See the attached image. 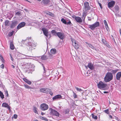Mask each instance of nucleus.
Wrapping results in <instances>:
<instances>
[{
	"label": "nucleus",
	"mask_w": 121,
	"mask_h": 121,
	"mask_svg": "<svg viewBox=\"0 0 121 121\" xmlns=\"http://www.w3.org/2000/svg\"><path fill=\"white\" fill-rule=\"evenodd\" d=\"M113 77V75L111 73H108L104 77L105 82H107L110 81L112 79Z\"/></svg>",
	"instance_id": "f257e3e1"
},
{
	"label": "nucleus",
	"mask_w": 121,
	"mask_h": 121,
	"mask_svg": "<svg viewBox=\"0 0 121 121\" xmlns=\"http://www.w3.org/2000/svg\"><path fill=\"white\" fill-rule=\"evenodd\" d=\"M49 110H50V114L51 115L57 117L59 116L60 114L57 111L51 108H50Z\"/></svg>",
	"instance_id": "f03ea898"
},
{
	"label": "nucleus",
	"mask_w": 121,
	"mask_h": 121,
	"mask_svg": "<svg viewBox=\"0 0 121 121\" xmlns=\"http://www.w3.org/2000/svg\"><path fill=\"white\" fill-rule=\"evenodd\" d=\"M107 85L104 83L102 81H100L97 84V86L98 88L99 89L105 88L106 87Z\"/></svg>",
	"instance_id": "7ed1b4c3"
},
{
	"label": "nucleus",
	"mask_w": 121,
	"mask_h": 121,
	"mask_svg": "<svg viewBox=\"0 0 121 121\" xmlns=\"http://www.w3.org/2000/svg\"><path fill=\"white\" fill-rule=\"evenodd\" d=\"M99 22H96L94 24L89 25V28L92 30H94L96 27L99 26Z\"/></svg>",
	"instance_id": "20e7f679"
},
{
	"label": "nucleus",
	"mask_w": 121,
	"mask_h": 121,
	"mask_svg": "<svg viewBox=\"0 0 121 121\" xmlns=\"http://www.w3.org/2000/svg\"><path fill=\"white\" fill-rule=\"evenodd\" d=\"M48 108V106L46 104H43L40 105V108L42 111L47 110Z\"/></svg>",
	"instance_id": "39448f33"
},
{
	"label": "nucleus",
	"mask_w": 121,
	"mask_h": 121,
	"mask_svg": "<svg viewBox=\"0 0 121 121\" xmlns=\"http://www.w3.org/2000/svg\"><path fill=\"white\" fill-rule=\"evenodd\" d=\"M84 9L86 11L90 9L91 7L89 5L88 2H86L84 4Z\"/></svg>",
	"instance_id": "423d86ee"
},
{
	"label": "nucleus",
	"mask_w": 121,
	"mask_h": 121,
	"mask_svg": "<svg viewBox=\"0 0 121 121\" xmlns=\"http://www.w3.org/2000/svg\"><path fill=\"white\" fill-rule=\"evenodd\" d=\"M73 18L75 19V21L79 23H81L82 22V20L81 18L78 16H73L72 17Z\"/></svg>",
	"instance_id": "0eeeda50"
},
{
	"label": "nucleus",
	"mask_w": 121,
	"mask_h": 121,
	"mask_svg": "<svg viewBox=\"0 0 121 121\" xmlns=\"http://www.w3.org/2000/svg\"><path fill=\"white\" fill-rule=\"evenodd\" d=\"M18 23V21H12L10 26V28L12 29L13 28L17 25Z\"/></svg>",
	"instance_id": "6e6552de"
},
{
	"label": "nucleus",
	"mask_w": 121,
	"mask_h": 121,
	"mask_svg": "<svg viewBox=\"0 0 121 121\" xmlns=\"http://www.w3.org/2000/svg\"><path fill=\"white\" fill-rule=\"evenodd\" d=\"M68 21V22H67L63 18H62L61 20V22L65 24L72 25V24L71 23V22L70 20L69 19Z\"/></svg>",
	"instance_id": "1a4fd4ad"
},
{
	"label": "nucleus",
	"mask_w": 121,
	"mask_h": 121,
	"mask_svg": "<svg viewBox=\"0 0 121 121\" xmlns=\"http://www.w3.org/2000/svg\"><path fill=\"white\" fill-rule=\"evenodd\" d=\"M50 91V89L48 88H42L40 89V91L42 92L45 93L46 94L48 93V91Z\"/></svg>",
	"instance_id": "9d476101"
},
{
	"label": "nucleus",
	"mask_w": 121,
	"mask_h": 121,
	"mask_svg": "<svg viewBox=\"0 0 121 121\" xmlns=\"http://www.w3.org/2000/svg\"><path fill=\"white\" fill-rule=\"evenodd\" d=\"M85 67L86 69H87V67L91 70H93L95 69V68L93 65V64L91 63H88V65L86 66H85Z\"/></svg>",
	"instance_id": "9b49d317"
},
{
	"label": "nucleus",
	"mask_w": 121,
	"mask_h": 121,
	"mask_svg": "<svg viewBox=\"0 0 121 121\" xmlns=\"http://www.w3.org/2000/svg\"><path fill=\"white\" fill-rule=\"evenodd\" d=\"M56 35L61 39H63L64 38V35L63 33L60 32H58L56 33Z\"/></svg>",
	"instance_id": "f8f14e48"
},
{
	"label": "nucleus",
	"mask_w": 121,
	"mask_h": 121,
	"mask_svg": "<svg viewBox=\"0 0 121 121\" xmlns=\"http://www.w3.org/2000/svg\"><path fill=\"white\" fill-rule=\"evenodd\" d=\"M26 24V23L24 22H21L17 26V29L19 30L21 28L24 27L25 26Z\"/></svg>",
	"instance_id": "ddd939ff"
},
{
	"label": "nucleus",
	"mask_w": 121,
	"mask_h": 121,
	"mask_svg": "<svg viewBox=\"0 0 121 121\" xmlns=\"http://www.w3.org/2000/svg\"><path fill=\"white\" fill-rule=\"evenodd\" d=\"M62 98V96L60 95H58L52 98V99L54 100H57L58 99H60Z\"/></svg>",
	"instance_id": "4468645a"
},
{
	"label": "nucleus",
	"mask_w": 121,
	"mask_h": 121,
	"mask_svg": "<svg viewBox=\"0 0 121 121\" xmlns=\"http://www.w3.org/2000/svg\"><path fill=\"white\" fill-rule=\"evenodd\" d=\"M50 2V0H42L41 2L43 4L47 6L48 5Z\"/></svg>",
	"instance_id": "2eb2a0df"
},
{
	"label": "nucleus",
	"mask_w": 121,
	"mask_h": 121,
	"mask_svg": "<svg viewBox=\"0 0 121 121\" xmlns=\"http://www.w3.org/2000/svg\"><path fill=\"white\" fill-rule=\"evenodd\" d=\"M42 30L43 31L44 34L47 37H48V32L47 30L45 28H43L42 29Z\"/></svg>",
	"instance_id": "dca6fc26"
},
{
	"label": "nucleus",
	"mask_w": 121,
	"mask_h": 121,
	"mask_svg": "<svg viewBox=\"0 0 121 121\" xmlns=\"http://www.w3.org/2000/svg\"><path fill=\"white\" fill-rule=\"evenodd\" d=\"M115 2L113 1L109 2L108 4V7L109 8L113 7L115 4Z\"/></svg>",
	"instance_id": "f3484780"
},
{
	"label": "nucleus",
	"mask_w": 121,
	"mask_h": 121,
	"mask_svg": "<svg viewBox=\"0 0 121 121\" xmlns=\"http://www.w3.org/2000/svg\"><path fill=\"white\" fill-rule=\"evenodd\" d=\"M121 77V72H118L116 75V79L118 80H120Z\"/></svg>",
	"instance_id": "a211bd4d"
},
{
	"label": "nucleus",
	"mask_w": 121,
	"mask_h": 121,
	"mask_svg": "<svg viewBox=\"0 0 121 121\" xmlns=\"http://www.w3.org/2000/svg\"><path fill=\"white\" fill-rule=\"evenodd\" d=\"M2 107L5 108H7L9 109H10V106L8 104L6 103H3L2 105Z\"/></svg>",
	"instance_id": "6ab92c4d"
},
{
	"label": "nucleus",
	"mask_w": 121,
	"mask_h": 121,
	"mask_svg": "<svg viewBox=\"0 0 121 121\" xmlns=\"http://www.w3.org/2000/svg\"><path fill=\"white\" fill-rule=\"evenodd\" d=\"M50 52L51 54H54L56 53V50L55 48L52 49L51 50Z\"/></svg>",
	"instance_id": "aec40b11"
},
{
	"label": "nucleus",
	"mask_w": 121,
	"mask_h": 121,
	"mask_svg": "<svg viewBox=\"0 0 121 121\" xmlns=\"http://www.w3.org/2000/svg\"><path fill=\"white\" fill-rule=\"evenodd\" d=\"M118 69H117L115 70L111 69L110 70L111 73L112 74H115L118 71Z\"/></svg>",
	"instance_id": "412c9836"
},
{
	"label": "nucleus",
	"mask_w": 121,
	"mask_h": 121,
	"mask_svg": "<svg viewBox=\"0 0 121 121\" xmlns=\"http://www.w3.org/2000/svg\"><path fill=\"white\" fill-rule=\"evenodd\" d=\"M10 48L12 50L14 49V47L13 44L12 42H10Z\"/></svg>",
	"instance_id": "4be33fe9"
},
{
	"label": "nucleus",
	"mask_w": 121,
	"mask_h": 121,
	"mask_svg": "<svg viewBox=\"0 0 121 121\" xmlns=\"http://www.w3.org/2000/svg\"><path fill=\"white\" fill-rule=\"evenodd\" d=\"M9 21L8 20H6L5 22V25L6 26H8L9 24Z\"/></svg>",
	"instance_id": "5701e85b"
},
{
	"label": "nucleus",
	"mask_w": 121,
	"mask_h": 121,
	"mask_svg": "<svg viewBox=\"0 0 121 121\" xmlns=\"http://www.w3.org/2000/svg\"><path fill=\"white\" fill-rule=\"evenodd\" d=\"M88 46L90 48H91L94 50H96V49L90 43H88Z\"/></svg>",
	"instance_id": "b1692460"
},
{
	"label": "nucleus",
	"mask_w": 121,
	"mask_h": 121,
	"mask_svg": "<svg viewBox=\"0 0 121 121\" xmlns=\"http://www.w3.org/2000/svg\"><path fill=\"white\" fill-rule=\"evenodd\" d=\"M24 86L26 89H32V88L31 87H30L27 84H24Z\"/></svg>",
	"instance_id": "393cba45"
},
{
	"label": "nucleus",
	"mask_w": 121,
	"mask_h": 121,
	"mask_svg": "<svg viewBox=\"0 0 121 121\" xmlns=\"http://www.w3.org/2000/svg\"><path fill=\"white\" fill-rule=\"evenodd\" d=\"M69 109L67 108L65 110L64 113L65 114H67L69 113Z\"/></svg>",
	"instance_id": "a878e982"
},
{
	"label": "nucleus",
	"mask_w": 121,
	"mask_h": 121,
	"mask_svg": "<svg viewBox=\"0 0 121 121\" xmlns=\"http://www.w3.org/2000/svg\"><path fill=\"white\" fill-rule=\"evenodd\" d=\"M75 88L77 90V91H79L80 92H82L83 91V90L82 89L80 88H78L76 86H75Z\"/></svg>",
	"instance_id": "bb28decb"
},
{
	"label": "nucleus",
	"mask_w": 121,
	"mask_h": 121,
	"mask_svg": "<svg viewBox=\"0 0 121 121\" xmlns=\"http://www.w3.org/2000/svg\"><path fill=\"white\" fill-rule=\"evenodd\" d=\"M104 22L105 25V27L107 30H108L107 28H108V26L107 23V22L105 20H104Z\"/></svg>",
	"instance_id": "cd10ccee"
},
{
	"label": "nucleus",
	"mask_w": 121,
	"mask_h": 121,
	"mask_svg": "<svg viewBox=\"0 0 121 121\" xmlns=\"http://www.w3.org/2000/svg\"><path fill=\"white\" fill-rule=\"evenodd\" d=\"M74 44L73 45V46L74 47L75 49H78L79 48V46L78 45V44L77 43L76 44L74 43Z\"/></svg>",
	"instance_id": "c85d7f7f"
},
{
	"label": "nucleus",
	"mask_w": 121,
	"mask_h": 121,
	"mask_svg": "<svg viewBox=\"0 0 121 121\" xmlns=\"http://www.w3.org/2000/svg\"><path fill=\"white\" fill-rule=\"evenodd\" d=\"M0 96L2 99H3L4 98V95L3 93L0 91Z\"/></svg>",
	"instance_id": "c756f323"
},
{
	"label": "nucleus",
	"mask_w": 121,
	"mask_h": 121,
	"mask_svg": "<svg viewBox=\"0 0 121 121\" xmlns=\"http://www.w3.org/2000/svg\"><path fill=\"white\" fill-rule=\"evenodd\" d=\"M47 58V56L44 55L43 56L41 57V59L42 60H46Z\"/></svg>",
	"instance_id": "7c9ffc66"
},
{
	"label": "nucleus",
	"mask_w": 121,
	"mask_h": 121,
	"mask_svg": "<svg viewBox=\"0 0 121 121\" xmlns=\"http://www.w3.org/2000/svg\"><path fill=\"white\" fill-rule=\"evenodd\" d=\"M91 115L93 118L95 120H97V116L95 115L93 113H92L91 114Z\"/></svg>",
	"instance_id": "2f4dec72"
},
{
	"label": "nucleus",
	"mask_w": 121,
	"mask_h": 121,
	"mask_svg": "<svg viewBox=\"0 0 121 121\" xmlns=\"http://www.w3.org/2000/svg\"><path fill=\"white\" fill-rule=\"evenodd\" d=\"M37 108L35 107H34L33 110L34 112L36 113H38V112L37 111Z\"/></svg>",
	"instance_id": "473e14b6"
},
{
	"label": "nucleus",
	"mask_w": 121,
	"mask_h": 121,
	"mask_svg": "<svg viewBox=\"0 0 121 121\" xmlns=\"http://www.w3.org/2000/svg\"><path fill=\"white\" fill-rule=\"evenodd\" d=\"M51 32L52 34H53V35H56V33L57 32H56L55 30H52Z\"/></svg>",
	"instance_id": "72a5a7b5"
},
{
	"label": "nucleus",
	"mask_w": 121,
	"mask_h": 121,
	"mask_svg": "<svg viewBox=\"0 0 121 121\" xmlns=\"http://www.w3.org/2000/svg\"><path fill=\"white\" fill-rule=\"evenodd\" d=\"M40 118L43 120H44L45 121H48V119L46 118L43 117L41 116L40 117Z\"/></svg>",
	"instance_id": "f704fd0d"
},
{
	"label": "nucleus",
	"mask_w": 121,
	"mask_h": 121,
	"mask_svg": "<svg viewBox=\"0 0 121 121\" xmlns=\"http://www.w3.org/2000/svg\"><path fill=\"white\" fill-rule=\"evenodd\" d=\"M73 96L74 97V99L77 98V96L76 94L75 93V92L74 91L73 92Z\"/></svg>",
	"instance_id": "c9c22d12"
},
{
	"label": "nucleus",
	"mask_w": 121,
	"mask_h": 121,
	"mask_svg": "<svg viewBox=\"0 0 121 121\" xmlns=\"http://www.w3.org/2000/svg\"><path fill=\"white\" fill-rule=\"evenodd\" d=\"M14 32V31H12L10 32L9 34V36H12L13 35Z\"/></svg>",
	"instance_id": "e433bc0d"
},
{
	"label": "nucleus",
	"mask_w": 121,
	"mask_h": 121,
	"mask_svg": "<svg viewBox=\"0 0 121 121\" xmlns=\"http://www.w3.org/2000/svg\"><path fill=\"white\" fill-rule=\"evenodd\" d=\"M46 14L50 16H52L53 15L52 14V13L49 12H48L46 13Z\"/></svg>",
	"instance_id": "4c0bfd02"
},
{
	"label": "nucleus",
	"mask_w": 121,
	"mask_h": 121,
	"mask_svg": "<svg viewBox=\"0 0 121 121\" xmlns=\"http://www.w3.org/2000/svg\"><path fill=\"white\" fill-rule=\"evenodd\" d=\"M109 109H107L105 110L104 111V112L108 114H109Z\"/></svg>",
	"instance_id": "58836bf2"
},
{
	"label": "nucleus",
	"mask_w": 121,
	"mask_h": 121,
	"mask_svg": "<svg viewBox=\"0 0 121 121\" xmlns=\"http://www.w3.org/2000/svg\"><path fill=\"white\" fill-rule=\"evenodd\" d=\"M72 43L73 45L74 44V43L75 44H76V41L74 39H72Z\"/></svg>",
	"instance_id": "ea45409f"
},
{
	"label": "nucleus",
	"mask_w": 121,
	"mask_h": 121,
	"mask_svg": "<svg viewBox=\"0 0 121 121\" xmlns=\"http://www.w3.org/2000/svg\"><path fill=\"white\" fill-rule=\"evenodd\" d=\"M102 42L105 44L106 45V42L105 39H102Z\"/></svg>",
	"instance_id": "a19ab883"
},
{
	"label": "nucleus",
	"mask_w": 121,
	"mask_h": 121,
	"mask_svg": "<svg viewBox=\"0 0 121 121\" xmlns=\"http://www.w3.org/2000/svg\"><path fill=\"white\" fill-rule=\"evenodd\" d=\"M34 70V68H30L29 69L30 72H31V73Z\"/></svg>",
	"instance_id": "79ce46f5"
},
{
	"label": "nucleus",
	"mask_w": 121,
	"mask_h": 121,
	"mask_svg": "<svg viewBox=\"0 0 121 121\" xmlns=\"http://www.w3.org/2000/svg\"><path fill=\"white\" fill-rule=\"evenodd\" d=\"M48 93H49L51 95H53V93L52 92L51 90L50 89V91H48Z\"/></svg>",
	"instance_id": "37998d69"
},
{
	"label": "nucleus",
	"mask_w": 121,
	"mask_h": 121,
	"mask_svg": "<svg viewBox=\"0 0 121 121\" xmlns=\"http://www.w3.org/2000/svg\"><path fill=\"white\" fill-rule=\"evenodd\" d=\"M41 65L43 67V69H44V73H45L46 71V70H45V67L44 66V65H43V64H42Z\"/></svg>",
	"instance_id": "c03bdc74"
},
{
	"label": "nucleus",
	"mask_w": 121,
	"mask_h": 121,
	"mask_svg": "<svg viewBox=\"0 0 121 121\" xmlns=\"http://www.w3.org/2000/svg\"><path fill=\"white\" fill-rule=\"evenodd\" d=\"M115 9L116 10H118L119 9V8L117 6H116L115 7Z\"/></svg>",
	"instance_id": "a18cd8bd"
},
{
	"label": "nucleus",
	"mask_w": 121,
	"mask_h": 121,
	"mask_svg": "<svg viewBox=\"0 0 121 121\" xmlns=\"http://www.w3.org/2000/svg\"><path fill=\"white\" fill-rule=\"evenodd\" d=\"M20 13L21 12H20L18 11L16 13V14L17 15L19 16L20 15Z\"/></svg>",
	"instance_id": "49530a36"
},
{
	"label": "nucleus",
	"mask_w": 121,
	"mask_h": 121,
	"mask_svg": "<svg viewBox=\"0 0 121 121\" xmlns=\"http://www.w3.org/2000/svg\"><path fill=\"white\" fill-rule=\"evenodd\" d=\"M23 80L26 83L27 82L28 80L26 78H24L23 79Z\"/></svg>",
	"instance_id": "de8ad7c7"
},
{
	"label": "nucleus",
	"mask_w": 121,
	"mask_h": 121,
	"mask_svg": "<svg viewBox=\"0 0 121 121\" xmlns=\"http://www.w3.org/2000/svg\"><path fill=\"white\" fill-rule=\"evenodd\" d=\"M26 83L29 84L30 85L31 84L32 82L28 80Z\"/></svg>",
	"instance_id": "09e8293b"
},
{
	"label": "nucleus",
	"mask_w": 121,
	"mask_h": 121,
	"mask_svg": "<svg viewBox=\"0 0 121 121\" xmlns=\"http://www.w3.org/2000/svg\"><path fill=\"white\" fill-rule=\"evenodd\" d=\"M13 117H14V118L15 119H17V115L16 114H14V116H13Z\"/></svg>",
	"instance_id": "8fccbe9b"
},
{
	"label": "nucleus",
	"mask_w": 121,
	"mask_h": 121,
	"mask_svg": "<svg viewBox=\"0 0 121 121\" xmlns=\"http://www.w3.org/2000/svg\"><path fill=\"white\" fill-rule=\"evenodd\" d=\"M26 73H31V72H30V71L29 70H26Z\"/></svg>",
	"instance_id": "3c124183"
},
{
	"label": "nucleus",
	"mask_w": 121,
	"mask_h": 121,
	"mask_svg": "<svg viewBox=\"0 0 121 121\" xmlns=\"http://www.w3.org/2000/svg\"><path fill=\"white\" fill-rule=\"evenodd\" d=\"M0 67L2 68V69H3L4 68V65L3 64H2L0 66Z\"/></svg>",
	"instance_id": "603ef678"
},
{
	"label": "nucleus",
	"mask_w": 121,
	"mask_h": 121,
	"mask_svg": "<svg viewBox=\"0 0 121 121\" xmlns=\"http://www.w3.org/2000/svg\"><path fill=\"white\" fill-rule=\"evenodd\" d=\"M98 3L100 7V8L101 9H102V7L101 6V4L100 3H99V2H98Z\"/></svg>",
	"instance_id": "864d4df0"
},
{
	"label": "nucleus",
	"mask_w": 121,
	"mask_h": 121,
	"mask_svg": "<svg viewBox=\"0 0 121 121\" xmlns=\"http://www.w3.org/2000/svg\"><path fill=\"white\" fill-rule=\"evenodd\" d=\"M5 94L6 96H8V94L7 91H5Z\"/></svg>",
	"instance_id": "5fc2aeb1"
},
{
	"label": "nucleus",
	"mask_w": 121,
	"mask_h": 121,
	"mask_svg": "<svg viewBox=\"0 0 121 121\" xmlns=\"http://www.w3.org/2000/svg\"><path fill=\"white\" fill-rule=\"evenodd\" d=\"M10 57L11 59V60H12V61H13V59L12 57V56L10 54Z\"/></svg>",
	"instance_id": "6e6d98bb"
},
{
	"label": "nucleus",
	"mask_w": 121,
	"mask_h": 121,
	"mask_svg": "<svg viewBox=\"0 0 121 121\" xmlns=\"http://www.w3.org/2000/svg\"><path fill=\"white\" fill-rule=\"evenodd\" d=\"M88 19L89 21H91V18L90 17H88Z\"/></svg>",
	"instance_id": "4d7b16f0"
},
{
	"label": "nucleus",
	"mask_w": 121,
	"mask_h": 121,
	"mask_svg": "<svg viewBox=\"0 0 121 121\" xmlns=\"http://www.w3.org/2000/svg\"><path fill=\"white\" fill-rule=\"evenodd\" d=\"M106 46H107L108 47L109 46H110L109 45V44H107V43H106Z\"/></svg>",
	"instance_id": "13d9d810"
},
{
	"label": "nucleus",
	"mask_w": 121,
	"mask_h": 121,
	"mask_svg": "<svg viewBox=\"0 0 121 121\" xmlns=\"http://www.w3.org/2000/svg\"><path fill=\"white\" fill-rule=\"evenodd\" d=\"M103 92L104 93H108V92L106 91H104Z\"/></svg>",
	"instance_id": "bf43d9fd"
},
{
	"label": "nucleus",
	"mask_w": 121,
	"mask_h": 121,
	"mask_svg": "<svg viewBox=\"0 0 121 121\" xmlns=\"http://www.w3.org/2000/svg\"><path fill=\"white\" fill-rule=\"evenodd\" d=\"M109 117L111 119L112 118V116H111V115H110L109 116Z\"/></svg>",
	"instance_id": "052dcab7"
},
{
	"label": "nucleus",
	"mask_w": 121,
	"mask_h": 121,
	"mask_svg": "<svg viewBox=\"0 0 121 121\" xmlns=\"http://www.w3.org/2000/svg\"><path fill=\"white\" fill-rule=\"evenodd\" d=\"M12 67L14 69V68H15V66L14 65H12Z\"/></svg>",
	"instance_id": "680f3d73"
},
{
	"label": "nucleus",
	"mask_w": 121,
	"mask_h": 121,
	"mask_svg": "<svg viewBox=\"0 0 121 121\" xmlns=\"http://www.w3.org/2000/svg\"><path fill=\"white\" fill-rule=\"evenodd\" d=\"M120 33L121 35V29H120Z\"/></svg>",
	"instance_id": "e2e57ef3"
},
{
	"label": "nucleus",
	"mask_w": 121,
	"mask_h": 121,
	"mask_svg": "<svg viewBox=\"0 0 121 121\" xmlns=\"http://www.w3.org/2000/svg\"><path fill=\"white\" fill-rule=\"evenodd\" d=\"M45 114L44 113H43V112H42L41 113V114L42 115H43V114Z\"/></svg>",
	"instance_id": "0e129e2a"
},
{
	"label": "nucleus",
	"mask_w": 121,
	"mask_h": 121,
	"mask_svg": "<svg viewBox=\"0 0 121 121\" xmlns=\"http://www.w3.org/2000/svg\"><path fill=\"white\" fill-rule=\"evenodd\" d=\"M31 46H30L29 47V48H29V50H31V49H30V48H31Z\"/></svg>",
	"instance_id": "69168bd1"
},
{
	"label": "nucleus",
	"mask_w": 121,
	"mask_h": 121,
	"mask_svg": "<svg viewBox=\"0 0 121 121\" xmlns=\"http://www.w3.org/2000/svg\"><path fill=\"white\" fill-rule=\"evenodd\" d=\"M34 121H38L37 120H34Z\"/></svg>",
	"instance_id": "338daca9"
},
{
	"label": "nucleus",
	"mask_w": 121,
	"mask_h": 121,
	"mask_svg": "<svg viewBox=\"0 0 121 121\" xmlns=\"http://www.w3.org/2000/svg\"><path fill=\"white\" fill-rule=\"evenodd\" d=\"M0 21H1V22H2V21L3 20L2 19H0Z\"/></svg>",
	"instance_id": "774afa93"
}]
</instances>
